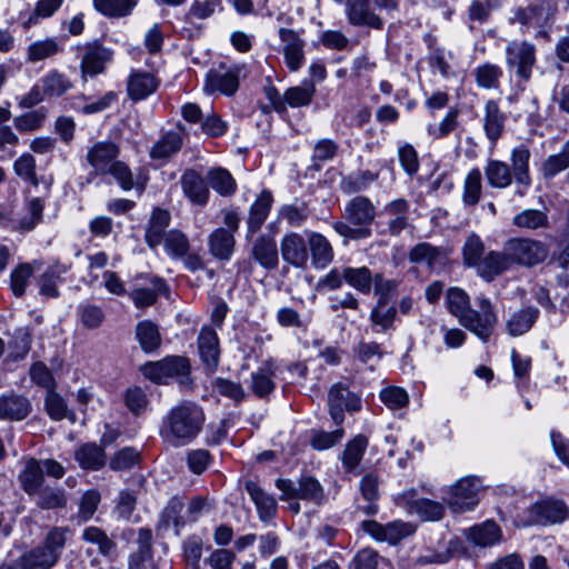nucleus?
<instances>
[{"mask_svg":"<svg viewBox=\"0 0 569 569\" xmlns=\"http://www.w3.org/2000/svg\"><path fill=\"white\" fill-rule=\"evenodd\" d=\"M529 159V149L525 146H520L511 151V167L500 160H488L485 167V176L488 184L492 188L506 189L511 186L515 179L517 193L523 196L526 189L531 184Z\"/></svg>","mask_w":569,"mask_h":569,"instance_id":"nucleus-1","label":"nucleus"},{"mask_svg":"<svg viewBox=\"0 0 569 569\" xmlns=\"http://www.w3.org/2000/svg\"><path fill=\"white\" fill-rule=\"evenodd\" d=\"M203 422L204 413L197 403L181 402L173 407L166 418V437L186 443L196 438Z\"/></svg>","mask_w":569,"mask_h":569,"instance_id":"nucleus-2","label":"nucleus"},{"mask_svg":"<svg viewBox=\"0 0 569 569\" xmlns=\"http://www.w3.org/2000/svg\"><path fill=\"white\" fill-rule=\"evenodd\" d=\"M376 216L375 206L366 197L353 198L345 209V218L349 223L359 226L352 228L346 222H336L333 229L342 237L349 239H361L370 236L368 226L373 221Z\"/></svg>","mask_w":569,"mask_h":569,"instance_id":"nucleus-3","label":"nucleus"},{"mask_svg":"<svg viewBox=\"0 0 569 569\" xmlns=\"http://www.w3.org/2000/svg\"><path fill=\"white\" fill-rule=\"evenodd\" d=\"M478 309H471L460 320V325L475 333L482 341H488L498 322V317L492 302L483 297L476 298Z\"/></svg>","mask_w":569,"mask_h":569,"instance_id":"nucleus-4","label":"nucleus"},{"mask_svg":"<svg viewBox=\"0 0 569 569\" xmlns=\"http://www.w3.org/2000/svg\"><path fill=\"white\" fill-rule=\"evenodd\" d=\"M506 64L510 71L527 82L532 76L537 62L536 46L527 40L509 41L505 50Z\"/></svg>","mask_w":569,"mask_h":569,"instance_id":"nucleus-5","label":"nucleus"},{"mask_svg":"<svg viewBox=\"0 0 569 569\" xmlns=\"http://www.w3.org/2000/svg\"><path fill=\"white\" fill-rule=\"evenodd\" d=\"M142 375L156 383H167L177 378L180 383H188L190 365L183 357L171 356L160 361L148 362L141 367Z\"/></svg>","mask_w":569,"mask_h":569,"instance_id":"nucleus-6","label":"nucleus"},{"mask_svg":"<svg viewBox=\"0 0 569 569\" xmlns=\"http://www.w3.org/2000/svg\"><path fill=\"white\" fill-rule=\"evenodd\" d=\"M512 264L533 267L542 263L549 256L548 246L531 238H511L505 243Z\"/></svg>","mask_w":569,"mask_h":569,"instance_id":"nucleus-7","label":"nucleus"},{"mask_svg":"<svg viewBox=\"0 0 569 569\" xmlns=\"http://www.w3.org/2000/svg\"><path fill=\"white\" fill-rule=\"evenodd\" d=\"M482 488V481L478 477L459 479L451 487V496L448 499L449 507L457 512L473 509L479 502V493Z\"/></svg>","mask_w":569,"mask_h":569,"instance_id":"nucleus-8","label":"nucleus"},{"mask_svg":"<svg viewBox=\"0 0 569 569\" xmlns=\"http://www.w3.org/2000/svg\"><path fill=\"white\" fill-rule=\"evenodd\" d=\"M276 486L282 492L281 500L302 499L319 505L323 498L322 487L311 477L301 478L298 486L289 479H278Z\"/></svg>","mask_w":569,"mask_h":569,"instance_id":"nucleus-9","label":"nucleus"},{"mask_svg":"<svg viewBox=\"0 0 569 569\" xmlns=\"http://www.w3.org/2000/svg\"><path fill=\"white\" fill-rule=\"evenodd\" d=\"M361 527L378 541H387L391 545L397 543L415 532V527L411 523L402 521H393L382 526L377 521L366 520L362 521Z\"/></svg>","mask_w":569,"mask_h":569,"instance_id":"nucleus-10","label":"nucleus"},{"mask_svg":"<svg viewBox=\"0 0 569 569\" xmlns=\"http://www.w3.org/2000/svg\"><path fill=\"white\" fill-rule=\"evenodd\" d=\"M329 412L332 420L340 425L343 421V410L357 411L360 409V398L351 393L341 383L332 386L329 391Z\"/></svg>","mask_w":569,"mask_h":569,"instance_id":"nucleus-11","label":"nucleus"},{"mask_svg":"<svg viewBox=\"0 0 569 569\" xmlns=\"http://www.w3.org/2000/svg\"><path fill=\"white\" fill-rule=\"evenodd\" d=\"M284 61L290 71H298L305 61V41L298 32L287 28L279 29Z\"/></svg>","mask_w":569,"mask_h":569,"instance_id":"nucleus-12","label":"nucleus"},{"mask_svg":"<svg viewBox=\"0 0 569 569\" xmlns=\"http://www.w3.org/2000/svg\"><path fill=\"white\" fill-rule=\"evenodd\" d=\"M568 507L561 500L547 499L531 507V516L536 523L553 525L566 520Z\"/></svg>","mask_w":569,"mask_h":569,"instance_id":"nucleus-13","label":"nucleus"},{"mask_svg":"<svg viewBox=\"0 0 569 569\" xmlns=\"http://www.w3.org/2000/svg\"><path fill=\"white\" fill-rule=\"evenodd\" d=\"M449 251L442 247H435L428 242H420L409 251L410 262L423 263L429 269L435 270L446 264Z\"/></svg>","mask_w":569,"mask_h":569,"instance_id":"nucleus-14","label":"nucleus"},{"mask_svg":"<svg viewBox=\"0 0 569 569\" xmlns=\"http://www.w3.org/2000/svg\"><path fill=\"white\" fill-rule=\"evenodd\" d=\"M119 156V148L110 141L96 142L87 152L88 163L98 173H108V170L116 162Z\"/></svg>","mask_w":569,"mask_h":569,"instance_id":"nucleus-15","label":"nucleus"},{"mask_svg":"<svg viewBox=\"0 0 569 569\" xmlns=\"http://www.w3.org/2000/svg\"><path fill=\"white\" fill-rule=\"evenodd\" d=\"M282 258L296 268H305L308 261V249L303 237L290 232L283 237L280 243Z\"/></svg>","mask_w":569,"mask_h":569,"instance_id":"nucleus-16","label":"nucleus"},{"mask_svg":"<svg viewBox=\"0 0 569 569\" xmlns=\"http://www.w3.org/2000/svg\"><path fill=\"white\" fill-rule=\"evenodd\" d=\"M183 194L197 206H204L209 199V189L203 177L193 169L186 170L180 179Z\"/></svg>","mask_w":569,"mask_h":569,"instance_id":"nucleus-17","label":"nucleus"},{"mask_svg":"<svg viewBox=\"0 0 569 569\" xmlns=\"http://www.w3.org/2000/svg\"><path fill=\"white\" fill-rule=\"evenodd\" d=\"M512 266L509 253L503 251H490L481 260L477 268L478 274L487 282L493 281L498 276L509 270Z\"/></svg>","mask_w":569,"mask_h":569,"instance_id":"nucleus-18","label":"nucleus"},{"mask_svg":"<svg viewBox=\"0 0 569 569\" xmlns=\"http://www.w3.org/2000/svg\"><path fill=\"white\" fill-rule=\"evenodd\" d=\"M250 252L253 260L264 269H276L279 263L277 243L270 236H259L253 241Z\"/></svg>","mask_w":569,"mask_h":569,"instance_id":"nucleus-19","label":"nucleus"},{"mask_svg":"<svg viewBox=\"0 0 569 569\" xmlns=\"http://www.w3.org/2000/svg\"><path fill=\"white\" fill-rule=\"evenodd\" d=\"M208 248L216 259L229 261L236 248L234 234L222 227L217 228L208 237Z\"/></svg>","mask_w":569,"mask_h":569,"instance_id":"nucleus-20","label":"nucleus"},{"mask_svg":"<svg viewBox=\"0 0 569 569\" xmlns=\"http://www.w3.org/2000/svg\"><path fill=\"white\" fill-rule=\"evenodd\" d=\"M111 59V52L99 43H90L86 47L81 60L82 77H94L102 73L104 64Z\"/></svg>","mask_w":569,"mask_h":569,"instance_id":"nucleus-21","label":"nucleus"},{"mask_svg":"<svg viewBox=\"0 0 569 569\" xmlns=\"http://www.w3.org/2000/svg\"><path fill=\"white\" fill-rule=\"evenodd\" d=\"M370 0H348L347 16L355 26H367L375 29L382 28V20L369 9Z\"/></svg>","mask_w":569,"mask_h":569,"instance_id":"nucleus-22","label":"nucleus"},{"mask_svg":"<svg viewBox=\"0 0 569 569\" xmlns=\"http://www.w3.org/2000/svg\"><path fill=\"white\" fill-rule=\"evenodd\" d=\"M198 349L203 363L208 369L213 370L219 362V340L216 331L211 328H203L198 338Z\"/></svg>","mask_w":569,"mask_h":569,"instance_id":"nucleus-23","label":"nucleus"},{"mask_svg":"<svg viewBox=\"0 0 569 569\" xmlns=\"http://www.w3.org/2000/svg\"><path fill=\"white\" fill-rule=\"evenodd\" d=\"M239 87V70L232 69L224 72L210 71L207 74L206 90L213 92L220 91L223 94H233Z\"/></svg>","mask_w":569,"mask_h":569,"instance_id":"nucleus-24","label":"nucleus"},{"mask_svg":"<svg viewBox=\"0 0 569 569\" xmlns=\"http://www.w3.org/2000/svg\"><path fill=\"white\" fill-rule=\"evenodd\" d=\"M311 262L316 268H326L333 259V249L328 239L318 232L308 233Z\"/></svg>","mask_w":569,"mask_h":569,"instance_id":"nucleus-25","label":"nucleus"},{"mask_svg":"<svg viewBox=\"0 0 569 569\" xmlns=\"http://www.w3.org/2000/svg\"><path fill=\"white\" fill-rule=\"evenodd\" d=\"M505 114L500 111L498 103L489 100L485 104L483 129L487 138L496 142L502 134L505 128Z\"/></svg>","mask_w":569,"mask_h":569,"instance_id":"nucleus-26","label":"nucleus"},{"mask_svg":"<svg viewBox=\"0 0 569 569\" xmlns=\"http://www.w3.org/2000/svg\"><path fill=\"white\" fill-rule=\"evenodd\" d=\"M272 201H273V198H272L271 192L268 190H264L259 194L257 200L252 203V206L250 207L249 217L247 220L248 232L250 234L256 233L261 228V226L263 224V222L266 221V219L269 214V211L272 206Z\"/></svg>","mask_w":569,"mask_h":569,"instance_id":"nucleus-27","label":"nucleus"},{"mask_svg":"<svg viewBox=\"0 0 569 569\" xmlns=\"http://www.w3.org/2000/svg\"><path fill=\"white\" fill-rule=\"evenodd\" d=\"M539 310L527 307L515 311L506 321L507 332L512 337L528 332L538 319Z\"/></svg>","mask_w":569,"mask_h":569,"instance_id":"nucleus-28","label":"nucleus"},{"mask_svg":"<svg viewBox=\"0 0 569 569\" xmlns=\"http://www.w3.org/2000/svg\"><path fill=\"white\" fill-rule=\"evenodd\" d=\"M31 409L29 400L22 396L8 395L0 397V417L8 420H22Z\"/></svg>","mask_w":569,"mask_h":569,"instance_id":"nucleus-29","label":"nucleus"},{"mask_svg":"<svg viewBox=\"0 0 569 569\" xmlns=\"http://www.w3.org/2000/svg\"><path fill=\"white\" fill-rule=\"evenodd\" d=\"M57 563L53 552L44 551L40 546L36 547L17 559L19 569H50Z\"/></svg>","mask_w":569,"mask_h":569,"instance_id":"nucleus-30","label":"nucleus"},{"mask_svg":"<svg viewBox=\"0 0 569 569\" xmlns=\"http://www.w3.org/2000/svg\"><path fill=\"white\" fill-rule=\"evenodd\" d=\"M158 80L148 72H134L128 80V94L134 100H141L151 94L158 88Z\"/></svg>","mask_w":569,"mask_h":569,"instance_id":"nucleus-31","label":"nucleus"},{"mask_svg":"<svg viewBox=\"0 0 569 569\" xmlns=\"http://www.w3.org/2000/svg\"><path fill=\"white\" fill-rule=\"evenodd\" d=\"M466 537L475 546L490 547L501 538L500 528L493 521H486L482 525L469 528Z\"/></svg>","mask_w":569,"mask_h":569,"instance_id":"nucleus-32","label":"nucleus"},{"mask_svg":"<svg viewBox=\"0 0 569 569\" xmlns=\"http://www.w3.org/2000/svg\"><path fill=\"white\" fill-rule=\"evenodd\" d=\"M42 267V261L34 260L30 263L23 262L18 264L10 274V288L16 297L24 295L28 280L33 272Z\"/></svg>","mask_w":569,"mask_h":569,"instance_id":"nucleus-33","label":"nucleus"},{"mask_svg":"<svg viewBox=\"0 0 569 569\" xmlns=\"http://www.w3.org/2000/svg\"><path fill=\"white\" fill-rule=\"evenodd\" d=\"M246 490L256 503L260 518L262 520L270 519L277 509L276 500L267 495L254 481H247Z\"/></svg>","mask_w":569,"mask_h":569,"instance_id":"nucleus-34","label":"nucleus"},{"mask_svg":"<svg viewBox=\"0 0 569 569\" xmlns=\"http://www.w3.org/2000/svg\"><path fill=\"white\" fill-rule=\"evenodd\" d=\"M170 214L167 210L154 209L146 231V241L151 248L161 243L166 228L169 226Z\"/></svg>","mask_w":569,"mask_h":569,"instance_id":"nucleus-35","label":"nucleus"},{"mask_svg":"<svg viewBox=\"0 0 569 569\" xmlns=\"http://www.w3.org/2000/svg\"><path fill=\"white\" fill-rule=\"evenodd\" d=\"M20 482L28 495H36L41 489L43 482V469L39 461L31 459L26 463V467L20 475Z\"/></svg>","mask_w":569,"mask_h":569,"instance_id":"nucleus-36","label":"nucleus"},{"mask_svg":"<svg viewBox=\"0 0 569 569\" xmlns=\"http://www.w3.org/2000/svg\"><path fill=\"white\" fill-rule=\"evenodd\" d=\"M342 276L345 281L359 292L363 295L370 293L373 276L367 267L343 268Z\"/></svg>","mask_w":569,"mask_h":569,"instance_id":"nucleus-37","label":"nucleus"},{"mask_svg":"<svg viewBox=\"0 0 569 569\" xmlns=\"http://www.w3.org/2000/svg\"><path fill=\"white\" fill-rule=\"evenodd\" d=\"M274 368L271 361H267L263 367L252 373L251 389L258 397H264L274 389L272 380Z\"/></svg>","mask_w":569,"mask_h":569,"instance_id":"nucleus-38","label":"nucleus"},{"mask_svg":"<svg viewBox=\"0 0 569 569\" xmlns=\"http://www.w3.org/2000/svg\"><path fill=\"white\" fill-rule=\"evenodd\" d=\"M76 459L84 469H99L106 462L103 450L94 443H86L76 451Z\"/></svg>","mask_w":569,"mask_h":569,"instance_id":"nucleus-39","label":"nucleus"},{"mask_svg":"<svg viewBox=\"0 0 569 569\" xmlns=\"http://www.w3.org/2000/svg\"><path fill=\"white\" fill-rule=\"evenodd\" d=\"M181 146L182 136L179 132L169 131L151 148L150 157L153 159L168 158L176 153Z\"/></svg>","mask_w":569,"mask_h":569,"instance_id":"nucleus-40","label":"nucleus"},{"mask_svg":"<svg viewBox=\"0 0 569 569\" xmlns=\"http://www.w3.org/2000/svg\"><path fill=\"white\" fill-rule=\"evenodd\" d=\"M316 93V87L312 82H306L303 86L291 87L283 93L284 106L299 108L308 106Z\"/></svg>","mask_w":569,"mask_h":569,"instance_id":"nucleus-41","label":"nucleus"},{"mask_svg":"<svg viewBox=\"0 0 569 569\" xmlns=\"http://www.w3.org/2000/svg\"><path fill=\"white\" fill-rule=\"evenodd\" d=\"M512 223L518 228L536 230L539 228H547L549 220L545 211L526 209L513 217Z\"/></svg>","mask_w":569,"mask_h":569,"instance_id":"nucleus-42","label":"nucleus"},{"mask_svg":"<svg viewBox=\"0 0 569 569\" xmlns=\"http://www.w3.org/2000/svg\"><path fill=\"white\" fill-rule=\"evenodd\" d=\"M482 177L479 169L468 172L463 181L462 201L467 206H476L481 197Z\"/></svg>","mask_w":569,"mask_h":569,"instance_id":"nucleus-43","label":"nucleus"},{"mask_svg":"<svg viewBox=\"0 0 569 569\" xmlns=\"http://www.w3.org/2000/svg\"><path fill=\"white\" fill-rule=\"evenodd\" d=\"M367 446L368 439L362 435H358L348 442L342 453V462L348 470H353L358 467Z\"/></svg>","mask_w":569,"mask_h":569,"instance_id":"nucleus-44","label":"nucleus"},{"mask_svg":"<svg viewBox=\"0 0 569 569\" xmlns=\"http://www.w3.org/2000/svg\"><path fill=\"white\" fill-rule=\"evenodd\" d=\"M44 406L48 415L53 420H62L70 419L74 420V415L72 411L68 409L67 402L64 399L57 393L53 389H49L47 391V396L44 399Z\"/></svg>","mask_w":569,"mask_h":569,"instance_id":"nucleus-45","label":"nucleus"},{"mask_svg":"<svg viewBox=\"0 0 569 569\" xmlns=\"http://www.w3.org/2000/svg\"><path fill=\"white\" fill-rule=\"evenodd\" d=\"M207 179L210 186L221 196H230L236 191V181L226 169L214 168L209 170Z\"/></svg>","mask_w":569,"mask_h":569,"instance_id":"nucleus-46","label":"nucleus"},{"mask_svg":"<svg viewBox=\"0 0 569 569\" xmlns=\"http://www.w3.org/2000/svg\"><path fill=\"white\" fill-rule=\"evenodd\" d=\"M397 316L395 307H388L387 305H377L373 307L370 313V321L373 325L376 332H385L393 328V322Z\"/></svg>","mask_w":569,"mask_h":569,"instance_id":"nucleus-47","label":"nucleus"},{"mask_svg":"<svg viewBox=\"0 0 569 569\" xmlns=\"http://www.w3.org/2000/svg\"><path fill=\"white\" fill-rule=\"evenodd\" d=\"M136 335L144 351H153L160 346L161 337L158 327L151 321L139 322Z\"/></svg>","mask_w":569,"mask_h":569,"instance_id":"nucleus-48","label":"nucleus"},{"mask_svg":"<svg viewBox=\"0 0 569 569\" xmlns=\"http://www.w3.org/2000/svg\"><path fill=\"white\" fill-rule=\"evenodd\" d=\"M136 3V0H93L96 9L109 17L128 16Z\"/></svg>","mask_w":569,"mask_h":569,"instance_id":"nucleus-49","label":"nucleus"},{"mask_svg":"<svg viewBox=\"0 0 569 569\" xmlns=\"http://www.w3.org/2000/svg\"><path fill=\"white\" fill-rule=\"evenodd\" d=\"M446 303L451 315L460 321L470 308L469 296L460 288H450L446 295Z\"/></svg>","mask_w":569,"mask_h":569,"instance_id":"nucleus-50","label":"nucleus"},{"mask_svg":"<svg viewBox=\"0 0 569 569\" xmlns=\"http://www.w3.org/2000/svg\"><path fill=\"white\" fill-rule=\"evenodd\" d=\"M67 267L62 264H54L47 269V271L40 278V293L49 298H57L59 290L57 282L60 280V276L67 271Z\"/></svg>","mask_w":569,"mask_h":569,"instance_id":"nucleus-51","label":"nucleus"},{"mask_svg":"<svg viewBox=\"0 0 569 569\" xmlns=\"http://www.w3.org/2000/svg\"><path fill=\"white\" fill-rule=\"evenodd\" d=\"M551 14L550 3L543 1L539 6H530L526 10L518 11L516 13V20L521 24H530L532 21H535L536 24H540L542 20L547 21Z\"/></svg>","mask_w":569,"mask_h":569,"instance_id":"nucleus-52","label":"nucleus"},{"mask_svg":"<svg viewBox=\"0 0 569 569\" xmlns=\"http://www.w3.org/2000/svg\"><path fill=\"white\" fill-rule=\"evenodd\" d=\"M37 493V506L41 509L63 508L67 503V497L62 489L44 487Z\"/></svg>","mask_w":569,"mask_h":569,"instance_id":"nucleus-53","label":"nucleus"},{"mask_svg":"<svg viewBox=\"0 0 569 569\" xmlns=\"http://www.w3.org/2000/svg\"><path fill=\"white\" fill-rule=\"evenodd\" d=\"M46 118L47 110L44 108H39L16 117L13 123L20 132H30L40 129Z\"/></svg>","mask_w":569,"mask_h":569,"instance_id":"nucleus-54","label":"nucleus"},{"mask_svg":"<svg viewBox=\"0 0 569 569\" xmlns=\"http://www.w3.org/2000/svg\"><path fill=\"white\" fill-rule=\"evenodd\" d=\"M153 289H134L130 292L136 307L146 308L156 303L158 293L166 289V283L161 279L152 281Z\"/></svg>","mask_w":569,"mask_h":569,"instance_id":"nucleus-55","label":"nucleus"},{"mask_svg":"<svg viewBox=\"0 0 569 569\" xmlns=\"http://www.w3.org/2000/svg\"><path fill=\"white\" fill-rule=\"evenodd\" d=\"M502 70L492 63H483L476 69V82L480 88H498Z\"/></svg>","mask_w":569,"mask_h":569,"instance_id":"nucleus-56","label":"nucleus"},{"mask_svg":"<svg viewBox=\"0 0 569 569\" xmlns=\"http://www.w3.org/2000/svg\"><path fill=\"white\" fill-rule=\"evenodd\" d=\"M462 252L465 264L478 268L482 260L481 258L485 252V244L478 236L471 234L468 237Z\"/></svg>","mask_w":569,"mask_h":569,"instance_id":"nucleus-57","label":"nucleus"},{"mask_svg":"<svg viewBox=\"0 0 569 569\" xmlns=\"http://www.w3.org/2000/svg\"><path fill=\"white\" fill-rule=\"evenodd\" d=\"M411 513L418 515L422 520L435 521L443 516V507L428 499H419L412 502Z\"/></svg>","mask_w":569,"mask_h":569,"instance_id":"nucleus-58","label":"nucleus"},{"mask_svg":"<svg viewBox=\"0 0 569 569\" xmlns=\"http://www.w3.org/2000/svg\"><path fill=\"white\" fill-rule=\"evenodd\" d=\"M164 247L169 254L174 258H181L189 250V241L181 231L171 230L164 236Z\"/></svg>","mask_w":569,"mask_h":569,"instance_id":"nucleus-59","label":"nucleus"},{"mask_svg":"<svg viewBox=\"0 0 569 569\" xmlns=\"http://www.w3.org/2000/svg\"><path fill=\"white\" fill-rule=\"evenodd\" d=\"M360 490L368 505L362 507L366 513L373 515L378 506L373 502L378 498V479L372 475H366L360 482Z\"/></svg>","mask_w":569,"mask_h":569,"instance_id":"nucleus-60","label":"nucleus"},{"mask_svg":"<svg viewBox=\"0 0 569 569\" xmlns=\"http://www.w3.org/2000/svg\"><path fill=\"white\" fill-rule=\"evenodd\" d=\"M59 44L54 39H46L37 41L28 48V59L32 62H37L47 58H50L58 53Z\"/></svg>","mask_w":569,"mask_h":569,"instance_id":"nucleus-61","label":"nucleus"},{"mask_svg":"<svg viewBox=\"0 0 569 569\" xmlns=\"http://www.w3.org/2000/svg\"><path fill=\"white\" fill-rule=\"evenodd\" d=\"M82 539L89 543L98 546L99 552L107 556L114 548V543L109 537L98 527H88L83 530Z\"/></svg>","mask_w":569,"mask_h":569,"instance_id":"nucleus-62","label":"nucleus"},{"mask_svg":"<svg viewBox=\"0 0 569 569\" xmlns=\"http://www.w3.org/2000/svg\"><path fill=\"white\" fill-rule=\"evenodd\" d=\"M569 168V140L558 154L550 156L543 163L542 171L546 177H552Z\"/></svg>","mask_w":569,"mask_h":569,"instance_id":"nucleus-63","label":"nucleus"},{"mask_svg":"<svg viewBox=\"0 0 569 569\" xmlns=\"http://www.w3.org/2000/svg\"><path fill=\"white\" fill-rule=\"evenodd\" d=\"M380 400L391 410L403 408L409 402L407 391L400 387H388L380 391Z\"/></svg>","mask_w":569,"mask_h":569,"instance_id":"nucleus-64","label":"nucleus"}]
</instances>
